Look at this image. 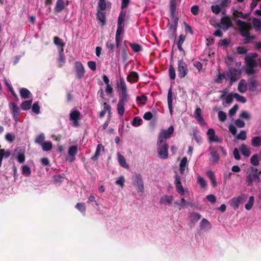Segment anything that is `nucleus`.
<instances>
[{
  "mask_svg": "<svg viewBox=\"0 0 261 261\" xmlns=\"http://www.w3.org/2000/svg\"><path fill=\"white\" fill-rule=\"evenodd\" d=\"M257 57L258 54L256 53H250L246 55L244 59L246 64L245 71L248 75L255 73V68L261 67V59H255Z\"/></svg>",
  "mask_w": 261,
  "mask_h": 261,
  "instance_id": "1",
  "label": "nucleus"
},
{
  "mask_svg": "<svg viewBox=\"0 0 261 261\" xmlns=\"http://www.w3.org/2000/svg\"><path fill=\"white\" fill-rule=\"evenodd\" d=\"M250 170L251 171L247 174L246 178L247 185L248 186H252L254 182L260 185L261 180L259 176L261 174V171H258L257 168L253 167L250 168Z\"/></svg>",
  "mask_w": 261,
  "mask_h": 261,
  "instance_id": "2",
  "label": "nucleus"
},
{
  "mask_svg": "<svg viewBox=\"0 0 261 261\" xmlns=\"http://www.w3.org/2000/svg\"><path fill=\"white\" fill-rule=\"evenodd\" d=\"M129 99V96L127 92L121 93L117 106V110L119 116H122L123 115L125 112L124 106L128 101Z\"/></svg>",
  "mask_w": 261,
  "mask_h": 261,
  "instance_id": "3",
  "label": "nucleus"
},
{
  "mask_svg": "<svg viewBox=\"0 0 261 261\" xmlns=\"http://www.w3.org/2000/svg\"><path fill=\"white\" fill-rule=\"evenodd\" d=\"M211 161L213 163H218L220 159V154L225 155L226 152L224 148L221 146H216L210 148Z\"/></svg>",
  "mask_w": 261,
  "mask_h": 261,
  "instance_id": "4",
  "label": "nucleus"
},
{
  "mask_svg": "<svg viewBox=\"0 0 261 261\" xmlns=\"http://www.w3.org/2000/svg\"><path fill=\"white\" fill-rule=\"evenodd\" d=\"M169 146L167 142L160 143V141L157 142V150L159 154V157L161 159H166L168 157V150Z\"/></svg>",
  "mask_w": 261,
  "mask_h": 261,
  "instance_id": "5",
  "label": "nucleus"
},
{
  "mask_svg": "<svg viewBox=\"0 0 261 261\" xmlns=\"http://www.w3.org/2000/svg\"><path fill=\"white\" fill-rule=\"evenodd\" d=\"M242 71L234 67H230L226 72V75L231 84L237 81L241 77Z\"/></svg>",
  "mask_w": 261,
  "mask_h": 261,
  "instance_id": "6",
  "label": "nucleus"
},
{
  "mask_svg": "<svg viewBox=\"0 0 261 261\" xmlns=\"http://www.w3.org/2000/svg\"><path fill=\"white\" fill-rule=\"evenodd\" d=\"M173 132L174 127L173 126H170L167 130L161 129L159 134L158 141H160V143L167 142L166 139H169Z\"/></svg>",
  "mask_w": 261,
  "mask_h": 261,
  "instance_id": "7",
  "label": "nucleus"
},
{
  "mask_svg": "<svg viewBox=\"0 0 261 261\" xmlns=\"http://www.w3.org/2000/svg\"><path fill=\"white\" fill-rule=\"evenodd\" d=\"M177 68L178 75L180 79L185 77L188 74L187 64L182 60H178Z\"/></svg>",
  "mask_w": 261,
  "mask_h": 261,
  "instance_id": "8",
  "label": "nucleus"
},
{
  "mask_svg": "<svg viewBox=\"0 0 261 261\" xmlns=\"http://www.w3.org/2000/svg\"><path fill=\"white\" fill-rule=\"evenodd\" d=\"M237 24L239 28L240 34L245 38H250L249 30L246 26L245 21L238 19L237 20Z\"/></svg>",
  "mask_w": 261,
  "mask_h": 261,
  "instance_id": "9",
  "label": "nucleus"
},
{
  "mask_svg": "<svg viewBox=\"0 0 261 261\" xmlns=\"http://www.w3.org/2000/svg\"><path fill=\"white\" fill-rule=\"evenodd\" d=\"M232 26L233 23L228 16H223L221 18L219 27L221 28L223 31H227L229 28H231Z\"/></svg>",
  "mask_w": 261,
  "mask_h": 261,
  "instance_id": "10",
  "label": "nucleus"
},
{
  "mask_svg": "<svg viewBox=\"0 0 261 261\" xmlns=\"http://www.w3.org/2000/svg\"><path fill=\"white\" fill-rule=\"evenodd\" d=\"M13 156L19 163H23L25 161L24 150L20 147H17L15 149Z\"/></svg>",
  "mask_w": 261,
  "mask_h": 261,
  "instance_id": "11",
  "label": "nucleus"
},
{
  "mask_svg": "<svg viewBox=\"0 0 261 261\" xmlns=\"http://www.w3.org/2000/svg\"><path fill=\"white\" fill-rule=\"evenodd\" d=\"M77 153V147L76 145H72L69 147L68 151V156L66 158V161L71 163L75 161V155Z\"/></svg>",
  "mask_w": 261,
  "mask_h": 261,
  "instance_id": "12",
  "label": "nucleus"
},
{
  "mask_svg": "<svg viewBox=\"0 0 261 261\" xmlns=\"http://www.w3.org/2000/svg\"><path fill=\"white\" fill-rule=\"evenodd\" d=\"M80 116V113L76 110L71 111L69 115V120L72 121V125L74 126H79V119Z\"/></svg>",
  "mask_w": 261,
  "mask_h": 261,
  "instance_id": "13",
  "label": "nucleus"
},
{
  "mask_svg": "<svg viewBox=\"0 0 261 261\" xmlns=\"http://www.w3.org/2000/svg\"><path fill=\"white\" fill-rule=\"evenodd\" d=\"M206 134L208 136L210 143H221L222 142V140L216 135L215 131L213 128H209L207 130Z\"/></svg>",
  "mask_w": 261,
  "mask_h": 261,
  "instance_id": "14",
  "label": "nucleus"
},
{
  "mask_svg": "<svg viewBox=\"0 0 261 261\" xmlns=\"http://www.w3.org/2000/svg\"><path fill=\"white\" fill-rule=\"evenodd\" d=\"M175 184L178 193L180 195H184L185 194V190L181 182V177L177 174L175 176Z\"/></svg>",
  "mask_w": 261,
  "mask_h": 261,
  "instance_id": "15",
  "label": "nucleus"
},
{
  "mask_svg": "<svg viewBox=\"0 0 261 261\" xmlns=\"http://www.w3.org/2000/svg\"><path fill=\"white\" fill-rule=\"evenodd\" d=\"M75 68L76 76L79 79H81L85 74V69L82 64L80 62L75 63Z\"/></svg>",
  "mask_w": 261,
  "mask_h": 261,
  "instance_id": "16",
  "label": "nucleus"
},
{
  "mask_svg": "<svg viewBox=\"0 0 261 261\" xmlns=\"http://www.w3.org/2000/svg\"><path fill=\"white\" fill-rule=\"evenodd\" d=\"M178 18L175 16H172L171 22L169 23V30L175 33L178 24Z\"/></svg>",
  "mask_w": 261,
  "mask_h": 261,
  "instance_id": "17",
  "label": "nucleus"
},
{
  "mask_svg": "<svg viewBox=\"0 0 261 261\" xmlns=\"http://www.w3.org/2000/svg\"><path fill=\"white\" fill-rule=\"evenodd\" d=\"M249 89L251 91H255L257 88V81L254 76L250 77L248 80Z\"/></svg>",
  "mask_w": 261,
  "mask_h": 261,
  "instance_id": "18",
  "label": "nucleus"
},
{
  "mask_svg": "<svg viewBox=\"0 0 261 261\" xmlns=\"http://www.w3.org/2000/svg\"><path fill=\"white\" fill-rule=\"evenodd\" d=\"M238 89L239 91L242 93H244L246 92V91L247 90V83H246V81L245 80H244V79L241 80V81H240V82L238 84Z\"/></svg>",
  "mask_w": 261,
  "mask_h": 261,
  "instance_id": "19",
  "label": "nucleus"
},
{
  "mask_svg": "<svg viewBox=\"0 0 261 261\" xmlns=\"http://www.w3.org/2000/svg\"><path fill=\"white\" fill-rule=\"evenodd\" d=\"M20 95L23 99H28L31 98L32 94L30 91L25 88H22L19 91Z\"/></svg>",
  "mask_w": 261,
  "mask_h": 261,
  "instance_id": "20",
  "label": "nucleus"
},
{
  "mask_svg": "<svg viewBox=\"0 0 261 261\" xmlns=\"http://www.w3.org/2000/svg\"><path fill=\"white\" fill-rule=\"evenodd\" d=\"M139 75L137 72L135 71H132L127 76V81L132 83V82H136L138 80Z\"/></svg>",
  "mask_w": 261,
  "mask_h": 261,
  "instance_id": "21",
  "label": "nucleus"
},
{
  "mask_svg": "<svg viewBox=\"0 0 261 261\" xmlns=\"http://www.w3.org/2000/svg\"><path fill=\"white\" fill-rule=\"evenodd\" d=\"M173 201V196L169 195H163L160 199V203L161 204H170Z\"/></svg>",
  "mask_w": 261,
  "mask_h": 261,
  "instance_id": "22",
  "label": "nucleus"
},
{
  "mask_svg": "<svg viewBox=\"0 0 261 261\" xmlns=\"http://www.w3.org/2000/svg\"><path fill=\"white\" fill-rule=\"evenodd\" d=\"M251 144L254 147H259L261 146V137L255 136L252 138Z\"/></svg>",
  "mask_w": 261,
  "mask_h": 261,
  "instance_id": "23",
  "label": "nucleus"
},
{
  "mask_svg": "<svg viewBox=\"0 0 261 261\" xmlns=\"http://www.w3.org/2000/svg\"><path fill=\"white\" fill-rule=\"evenodd\" d=\"M190 219L192 223L198 222L201 218V215L198 213L192 212L190 214Z\"/></svg>",
  "mask_w": 261,
  "mask_h": 261,
  "instance_id": "24",
  "label": "nucleus"
},
{
  "mask_svg": "<svg viewBox=\"0 0 261 261\" xmlns=\"http://www.w3.org/2000/svg\"><path fill=\"white\" fill-rule=\"evenodd\" d=\"M126 11L122 10L119 13L118 21H117V26L124 27V18L126 16Z\"/></svg>",
  "mask_w": 261,
  "mask_h": 261,
  "instance_id": "25",
  "label": "nucleus"
},
{
  "mask_svg": "<svg viewBox=\"0 0 261 261\" xmlns=\"http://www.w3.org/2000/svg\"><path fill=\"white\" fill-rule=\"evenodd\" d=\"M201 110L200 108H197L194 112V117L197 121L201 123L204 122L203 118L201 116Z\"/></svg>",
  "mask_w": 261,
  "mask_h": 261,
  "instance_id": "26",
  "label": "nucleus"
},
{
  "mask_svg": "<svg viewBox=\"0 0 261 261\" xmlns=\"http://www.w3.org/2000/svg\"><path fill=\"white\" fill-rule=\"evenodd\" d=\"M101 150H104V147L101 144H99L97 145L96 151L95 154L91 157V160L93 161L97 160L98 157L100 154V151Z\"/></svg>",
  "mask_w": 261,
  "mask_h": 261,
  "instance_id": "27",
  "label": "nucleus"
},
{
  "mask_svg": "<svg viewBox=\"0 0 261 261\" xmlns=\"http://www.w3.org/2000/svg\"><path fill=\"white\" fill-rule=\"evenodd\" d=\"M118 161L119 165L125 168H128V165L126 164L124 157L119 152L117 153Z\"/></svg>",
  "mask_w": 261,
  "mask_h": 261,
  "instance_id": "28",
  "label": "nucleus"
},
{
  "mask_svg": "<svg viewBox=\"0 0 261 261\" xmlns=\"http://www.w3.org/2000/svg\"><path fill=\"white\" fill-rule=\"evenodd\" d=\"M128 45L134 53H139L142 50V46L138 43L129 42Z\"/></svg>",
  "mask_w": 261,
  "mask_h": 261,
  "instance_id": "29",
  "label": "nucleus"
},
{
  "mask_svg": "<svg viewBox=\"0 0 261 261\" xmlns=\"http://www.w3.org/2000/svg\"><path fill=\"white\" fill-rule=\"evenodd\" d=\"M200 227L201 229H209L211 228V224L207 219L203 218L200 223Z\"/></svg>",
  "mask_w": 261,
  "mask_h": 261,
  "instance_id": "30",
  "label": "nucleus"
},
{
  "mask_svg": "<svg viewBox=\"0 0 261 261\" xmlns=\"http://www.w3.org/2000/svg\"><path fill=\"white\" fill-rule=\"evenodd\" d=\"M65 8V3L63 0H57L55 7V11L60 12Z\"/></svg>",
  "mask_w": 261,
  "mask_h": 261,
  "instance_id": "31",
  "label": "nucleus"
},
{
  "mask_svg": "<svg viewBox=\"0 0 261 261\" xmlns=\"http://www.w3.org/2000/svg\"><path fill=\"white\" fill-rule=\"evenodd\" d=\"M187 162L188 160L187 157H184L181 159L179 164V172L181 174L184 173L187 165Z\"/></svg>",
  "mask_w": 261,
  "mask_h": 261,
  "instance_id": "32",
  "label": "nucleus"
},
{
  "mask_svg": "<svg viewBox=\"0 0 261 261\" xmlns=\"http://www.w3.org/2000/svg\"><path fill=\"white\" fill-rule=\"evenodd\" d=\"M9 106L12 115L20 114V109L16 104L14 102H10Z\"/></svg>",
  "mask_w": 261,
  "mask_h": 261,
  "instance_id": "33",
  "label": "nucleus"
},
{
  "mask_svg": "<svg viewBox=\"0 0 261 261\" xmlns=\"http://www.w3.org/2000/svg\"><path fill=\"white\" fill-rule=\"evenodd\" d=\"M240 150L242 154L246 157H248L250 154V151L249 149L248 148L247 145L244 144H243L241 145Z\"/></svg>",
  "mask_w": 261,
  "mask_h": 261,
  "instance_id": "34",
  "label": "nucleus"
},
{
  "mask_svg": "<svg viewBox=\"0 0 261 261\" xmlns=\"http://www.w3.org/2000/svg\"><path fill=\"white\" fill-rule=\"evenodd\" d=\"M54 42L55 44L58 46L59 50H60V49H63L65 44L63 42L62 40L59 37H55L54 39Z\"/></svg>",
  "mask_w": 261,
  "mask_h": 261,
  "instance_id": "35",
  "label": "nucleus"
},
{
  "mask_svg": "<svg viewBox=\"0 0 261 261\" xmlns=\"http://www.w3.org/2000/svg\"><path fill=\"white\" fill-rule=\"evenodd\" d=\"M32 103V100H25L21 103L20 107L22 110L26 111L30 109Z\"/></svg>",
  "mask_w": 261,
  "mask_h": 261,
  "instance_id": "36",
  "label": "nucleus"
},
{
  "mask_svg": "<svg viewBox=\"0 0 261 261\" xmlns=\"http://www.w3.org/2000/svg\"><path fill=\"white\" fill-rule=\"evenodd\" d=\"M43 151H48L53 148L52 143L50 141H45L41 145Z\"/></svg>",
  "mask_w": 261,
  "mask_h": 261,
  "instance_id": "37",
  "label": "nucleus"
},
{
  "mask_svg": "<svg viewBox=\"0 0 261 261\" xmlns=\"http://www.w3.org/2000/svg\"><path fill=\"white\" fill-rule=\"evenodd\" d=\"M97 19L102 23V25L106 23V15L105 13L98 10L97 13Z\"/></svg>",
  "mask_w": 261,
  "mask_h": 261,
  "instance_id": "38",
  "label": "nucleus"
},
{
  "mask_svg": "<svg viewBox=\"0 0 261 261\" xmlns=\"http://www.w3.org/2000/svg\"><path fill=\"white\" fill-rule=\"evenodd\" d=\"M111 108L110 105H108L106 102L103 104V109L100 112L99 117L100 118L103 117L107 111L109 113H111Z\"/></svg>",
  "mask_w": 261,
  "mask_h": 261,
  "instance_id": "39",
  "label": "nucleus"
},
{
  "mask_svg": "<svg viewBox=\"0 0 261 261\" xmlns=\"http://www.w3.org/2000/svg\"><path fill=\"white\" fill-rule=\"evenodd\" d=\"M106 47L109 53L113 54L115 48L113 41L112 40H108L106 43Z\"/></svg>",
  "mask_w": 261,
  "mask_h": 261,
  "instance_id": "40",
  "label": "nucleus"
},
{
  "mask_svg": "<svg viewBox=\"0 0 261 261\" xmlns=\"http://www.w3.org/2000/svg\"><path fill=\"white\" fill-rule=\"evenodd\" d=\"M259 156L258 154H253L250 158V163L251 164L254 166H257L259 165V162L258 157Z\"/></svg>",
  "mask_w": 261,
  "mask_h": 261,
  "instance_id": "41",
  "label": "nucleus"
},
{
  "mask_svg": "<svg viewBox=\"0 0 261 261\" xmlns=\"http://www.w3.org/2000/svg\"><path fill=\"white\" fill-rule=\"evenodd\" d=\"M45 138L44 134L41 133L36 136L35 142L37 144L41 145L44 142Z\"/></svg>",
  "mask_w": 261,
  "mask_h": 261,
  "instance_id": "42",
  "label": "nucleus"
},
{
  "mask_svg": "<svg viewBox=\"0 0 261 261\" xmlns=\"http://www.w3.org/2000/svg\"><path fill=\"white\" fill-rule=\"evenodd\" d=\"M176 7V0H170V10L171 16H175Z\"/></svg>",
  "mask_w": 261,
  "mask_h": 261,
  "instance_id": "43",
  "label": "nucleus"
},
{
  "mask_svg": "<svg viewBox=\"0 0 261 261\" xmlns=\"http://www.w3.org/2000/svg\"><path fill=\"white\" fill-rule=\"evenodd\" d=\"M21 173L23 175L25 176H29L31 174V171L30 167L27 165L22 166Z\"/></svg>",
  "mask_w": 261,
  "mask_h": 261,
  "instance_id": "44",
  "label": "nucleus"
},
{
  "mask_svg": "<svg viewBox=\"0 0 261 261\" xmlns=\"http://www.w3.org/2000/svg\"><path fill=\"white\" fill-rule=\"evenodd\" d=\"M254 198L253 196L249 197V200L247 203L245 204V207L247 210H250L252 208L254 203Z\"/></svg>",
  "mask_w": 261,
  "mask_h": 261,
  "instance_id": "45",
  "label": "nucleus"
},
{
  "mask_svg": "<svg viewBox=\"0 0 261 261\" xmlns=\"http://www.w3.org/2000/svg\"><path fill=\"white\" fill-rule=\"evenodd\" d=\"M120 86L121 89V93H126L127 92V87L125 83V82L123 77L120 78Z\"/></svg>",
  "mask_w": 261,
  "mask_h": 261,
  "instance_id": "46",
  "label": "nucleus"
},
{
  "mask_svg": "<svg viewBox=\"0 0 261 261\" xmlns=\"http://www.w3.org/2000/svg\"><path fill=\"white\" fill-rule=\"evenodd\" d=\"M63 49H60V50H59V59L58 61L60 64V66H62L65 62V58L63 54Z\"/></svg>",
  "mask_w": 261,
  "mask_h": 261,
  "instance_id": "47",
  "label": "nucleus"
},
{
  "mask_svg": "<svg viewBox=\"0 0 261 261\" xmlns=\"http://www.w3.org/2000/svg\"><path fill=\"white\" fill-rule=\"evenodd\" d=\"M229 203L234 210H237L239 207L240 204L236 199V197L231 198L229 200Z\"/></svg>",
  "mask_w": 261,
  "mask_h": 261,
  "instance_id": "48",
  "label": "nucleus"
},
{
  "mask_svg": "<svg viewBox=\"0 0 261 261\" xmlns=\"http://www.w3.org/2000/svg\"><path fill=\"white\" fill-rule=\"evenodd\" d=\"M134 184L136 186L140 183L141 184L143 182L142 177L140 174H136L133 177Z\"/></svg>",
  "mask_w": 261,
  "mask_h": 261,
  "instance_id": "49",
  "label": "nucleus"
},
{
  "mask_svg": "<svg viewBox=\"0 0 261 261\" xmlns=\"http://www.w3.org/2000/svg\"><path fill=\"white\" fill-rule=\"evenodd\" d=\"M142 119L139 117H135L132 121V124L135 127L139 126L141 125Z\"/></svg>",
  "mask_w": 261,
  "mask_h": 261,
  "instance_id": "50",
  "label": "nucleus"
},
{
  "mask_svg": "<svg viewBox=\"0 0 261 261\" xmlns=\"http://www.w3.org/2000/svg\"><path fill=\"white\" fill-rule=\"evenodd\" d=\"M75 208L80 211L83 214H85L86 211V205L84 203H77L75 205Z\"/></svg>",
  "mask_w": 261,
  "mask_h": 261,
  "instance_id": "51",
  "label": "nucleus"
},
{
  "mask_svg": "<svg viewBox=\"0 0 261 261\" xmlns=\"http://www.w3.org/2000/svg\"><path fill=\"white\" fill-rule=\"evenodd\" d=\"M233 96L236 99L237 101L241 102L242 103H245L246 102V99L245 97L239 95L237 93L233 94Z\"/></svg>",
  "mask_w": 261,
  "mask_h": 261,
  "instance_id": "52",
  "label": "nucleus"
},
{
  "mask_svg": "<svg viewBox=\"0 0 261 261\" xmlns=\"http://www.w3.org/2000/svg\"><path fill=\"white\" fill-rule=\"evenodd\" d=\"M253 27L256 30H261V21L257 18L253 20Z\"/></svg>",
  "mask_w": 261,
  "mask_h": 261,
  "instance_id": "53",
  "label": "nucleus"
},
{
  "mask_svg": "<svg viewBox=\"0 0 261 261\" xmlns=\"http://www.w3.org/2000/svg\"><path fill=\"white\" fill-rule=\"evenodd\" d=\"M64 176L65 175L63 174L55 175L54 178L55 182L60 185L63 181V179L64 178Z\"/></svg>",
  "mask_w": 261,
  "mask_h": 261,
  "instance_id": "54",
  "label": "nucleus"
},
{
  "mask_svg": "<svg viewBox=\"0 0 261 261\" xmlns=\"http://www.w3.org/2000/svg\"><path fill=\"white\" fill-rule=\"evenodd\" d=\"M40 107L37 102L33 103L32 107V110L33 113H34L35 114H39L40 112Z\"/></svg>",
  "mask_w": 261,
  "mask_h": 261,
  "instance_id": "55",
  "label": "nucleus"
},
{
  "mask_svg": "<svg viewBox=\"0 0 261 261\" xmlns=\"http://www.w3.org/2000/svg\"><path fill=\"white\" fill-rule=\"evenodd\" d=\"M219 120L221 122H224L227 118L226 113L222 111H220L218 114Z\"/></svg>",
  "mask_w": 261,
  "mask_h": 261,
  "instance_id": "56",
  "label": "nucleus"
},
{
  "mask_svg": "<svg viewBox=\"0 0 261 261\" xmlns=\"http://www.w3.org/2000/svg\"><path fill=\"white\" fill-rule=\"evenodd\" d=\"M136 100L141 105H145L147 100V97L145 95L138 96L136 98Z\"/></svg>",
  "mask_w": 261,
  "mask_h": 261,
  "instance_id": "57",
  "label": "nucleus"
},
{
  "mask_svg": "<svg viewBox=\"0 0 261 261\" xmlns=\"http://www.w3.org/2000/svg\"><path fill=\"white\" fill-rule=\"evenodd\" d=\"M169 76L171 80H174L175 79V70L174 67L170 65L169 69Z\"/></svg>",
  "mask_w": 261,
  "mask_h": 261,
  "instance_id": "58",
  "label": "nucleus"
},
{
  "mask_svg": "<svg viewBox=\"0 0 261 261\" xmlns=\"http://www.w3.org/2000/svg\"><path fill=\"white\" fill-rule=\"evenodd\" d=\"M247 198V195L244 193L241 194L238 197H236V199L239 203V204L241 203L242 202L245 201Z\"/></svg>",
  "mask_w": 261,
  "mask_h": 261,
  "instance_id": "59",
  "label": "nucleus"
},
{
  "mask_svg": "<svg viewBox=\"0 0 261 261\" xmlns=\"http://www.w3.org/2000/svg\"><path fill=\"white\" fill-rule=\"evenodd\" d=\"M98 7L102 11H105L107 8V4L105 0H99L98 3Z\"/></svg>",
  "mask_w": 261,
  "mask_h": 261,
  "instance_id": "60",
  "label": "nucleus"
},
{
  "mask_svg": "<svg viewBox=\"0 0 261 261\" xmlns=\"http://www.w3.org/2000/svg\"><path fill=\"white\" fill-rule=\"evenodd\" d=\"M211 10L213 13L215 14H218L221 11L220 6L217 5L212 6Z\"/></svg>",
  "mask_w": 261,
  "mask_h": 261,
  "instance_id": "61",
  "label": "nucleus"
},
{
  "mask_svg": "<svg viewBox=\"0 0 261 261\" xmlns=\"http://www.w3.org/2000/svg\"><path fill=\"white\" fill-rule=\"evenodd\" d=\"M124 181L125 179L124 177L123 176H120L119 177L118 179L116 180L115 184L117 185H119L121 188H123Z\"/></svg>",
  "mask_w": 261,
  "mask_h": 261,
  "instance_id": "62",
  "label": "nucleus"
},
{
  "mask_svg": "<svg viewBox=\"0 0 261 261\" xmlns=\"http://www.w3.org/2000/svg\"><path fill=\"white\" fill-rule=\"evenodd\" d=\"M197 182L201 188H204L206 186V182L203 177L200 176L198 177Z\"/></svg>",
  "mask_w": 261,
  "mask_h": 261,
  "instance_id": "63",
  "label": "nucleus"
},
{
  "mask_svg": "<svg viewBox=\"0 0 261 261\" xmlns=\"http://www.w3.org/2000/svg\"><path fill=\"white\" fill-rule=\"evenodd\" d=\"M237 138L240 140H245L246 139V133L245 130H242L237 135Z\"/></svg>",
  "mask_w": 261,
  "mask_h": 261,
  "instance_id": "64",
  "label": "nucleus"
}]
</instances>
